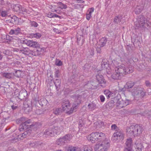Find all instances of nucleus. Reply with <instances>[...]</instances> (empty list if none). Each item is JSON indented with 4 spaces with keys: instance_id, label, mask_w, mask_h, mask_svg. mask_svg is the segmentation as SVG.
Returning a JSON list of instances; mask_svg holds the SVG:
<instances>
[{
    "instance_id": "obj_60",
    "label": "nucleus",
    "mask_w": 151,
    "mask_h": 151,
    "mask_svg": "<svg viewBox=\"0 0 151 151\" xmlns=\"http://www.w3.org/2000/svg\"><path fill=\"white\" fill-rule=\"evenodd\" d=\"M29 144L30 147H33L35 146L36 144L34 142H30V143H29Z\"/></svg>"
},
{
    "instance_id": "obj_54",
    "label": "nucleus",
    "mask_w": 151,
    "mask_h": 151,
    "mask_svg": "<svg viewBox=\"0 0 151 151\" xmlns=\"http://www.w3.org/2000/svg\"><path fill=\"white\" fill-rule=\"evenodd\" d=\"M101 47V46H100V47H97L96 48V51L97 53H101L102 52L101 47Z\"/></svg>"
},
{
    "instance_id": "obj_16",
    "label": "nucleus",
    "mask_w": 151,
    "mask_h": 151,
    "mask_svg": "<svg viewBox=\"0 0 151 151\" xmlns=\"http://www.w3.org/2000/svg\"><path fill=\"white\" fill-rule=\"evenodd\" d=\"M74 99L75 104H76L77 106L78 105L83 102V100L84 99L82 97V95L79 94L76 95L74 97Z\"/></svg>"
},
{
    "instance_id": "obj_31",
    "label": "nucleus",
    "mask_w": 151,
    "mask_h": 151,
    "mask_svg": "<svg viewBox=\"0 0 151 151\" xmlns=\"http://www.w3.org/2000/svg\"><path fill=\"white\" fill-rule=\"evenodd\" d=\"M53 129H56L55 134H57L59 133H60V132L63 130V127L62 126H60L59 127H56L53 128Z\"/></svg>"
},
{
    "instance_id": "obj_27",
    "label": "nucleus",
    "mask_w": 151,
    "mask_h": 151,
    "mask_svg": "<svg viewBox=\"0 0 151 151\" xmlns=\"http://www.w3.org/2000/svg\"><path fill=\"white\" fill-rule=\"evenodd\" d=\"M143 7L140 6H137L135 10V12L136 14H139L143 9Z\"/></svg>"
},
{
    "instance_id": "obj_25",
    "label": "nucleus",
    "mask_w": 151,
    "mask_h": 151,
    "mask_svg": "<svg viewBox=\"0 0 151 151\" xmlns=\"http://www.w3.org/2000/svg\"><path fill=\"white\" fill-rule=\"evenodd\" d=\"M14 75L12 73H4L2 74L3 77L7 78L10 79Z\"/></svg>"
},
{
    "instance_id": "obj_11",
    "label": "nucleus",
    "mask_w": 151,
    "mask_h": 151,
    "mask_svg": "<svg viewBox=\"0 0 151 151\" xmlns=\"http://www.w3.org/2000/svg\"><path fill=\"white\" fill-rule=\"evenodd\" d=\"M96 79L99 83V84H101V86L103 87L106 86V82L102 75L100 74L96 75Z\"/></svg>"
},
{
    "instance_id": "obj_5",
    "label": "nucleus",
    "mask_w": 151,
    "mask_h": 151,
    "mask_svg": "<svg viewBox=\"0 0 151 151\" xmlns=\"http://www.w3.org/2000/svg\"><path fill=\"white\" fill-rule=\"evenodd\" d=\"M110 147L109 141L105 139L101 142L97 144L94 147L95 151H106Z\"/></svg>"
},
{
    "instance_id": "obj_33",
    "label": "nucleus",
    "mask_w": 151,
    "mask_h": 151,
    "mask_svg": "<svg viewBox=\"0 0 151 151\" xmlns=\"http://www.w3.org/2000/svg\"><path fill=\"white\" fill-rule=\"evenodd\" d=\"M63 110L60 108H56L54 109L53 113L55 114H59L62 112Z\"/></svg>"
},
{
    "instance_id": "obj_10",
    "label": "nucleus",
    "mask_w": 151,
    "mask_h": 151,
    "mask_svg": "<svg viewBox=\"0 0 151 151\" xmlns=\"http://www.w3.org/2000/svg\"><path fill=\"white\" fill-rule=\"evenodd\" d=\"M135 149L133 151H142L144 147L142 144L141 140L138 139L137 140L135 143Z\"/></svg>"
},
{
    "instance_id": "obj_3",
    "label": "nucleus",
    "mask_w": 151,
    "mask_h": 151,
    "mask_svg": "<svg viewBox=\"0 0 151 151\" xmlns=\"http://www.w3.org/2000/svg\"><path fill=\"white\" fill-rule=\"evenodd\" d=\"M104 134L101 132H93L89 135L87 139L91 142L94 143L98 141H101L105 138Z\"/></svg>"
},
{
    "instance_id": "obj_14",
    "label": "nucleus",
    "mask_w": 151,
    "mask_h": 151,
    "mask_svg": "<svg viewBox=\"0 0 151 151\" xmlns=\"http://www.w3.org/2000/svg\"><path fill=\"white\" fill-rule=\"evenodd\" d=\"M27 96V91L26 90H23L19 92L18 97L21 100H24L26 99Z\"/></svg>"
},
{
    "instance_id": "obj_64",
    "label": "nucleus",
    "mask_w": 151,
    "mask_h": 151,
    "mask_svg": "<svg viewBox=\"0 0 151 151\" xmlns=\"http://www.w3.org/2000/svg\"><path fill=\"white\" fill-rule=\"evenodd\" d=\"M36 113L37 114H42V111L41 110L38 109L36 110Z\"/></svg>"
},
{
    "instance_id": "obj_8",
    "label": "nucleus",
    "mask_w": 151,
    "mask_h": 151,
    "mask_svg": "<svg viewBox=\"0 0 151 151\" xmlns=\"http://www.w3.org/2000/svg\"><path fill=\"white\" fill-rule=\"evenodd\" d=\"M21 128L23 129H26L31 127H33V128H37V124L35 123V124H31V122L30 119L26 120L24 122L22 123L21 125Z\"/></svg>"
},
{
    "instance_id": "obj_24",
    "label": "nucleus",
    "mask_w": 151,
    "mask_h": 151,
    "mask_svg": "<svg viewBox=\"0 0 151 151\" xmlns=\"http://www.w3.org/2000/svg\"><path fill=\"white\" fill-rule=\"evenodd\" d=\"M81 149L78 147H74L72 146L69 147L67 149V151H79Z\"/></svg>"
},
{
    "instance_id": "obj_42",
    "label": "nucleus",
    "mask_w": 151,
    "mask_h": 151,
    "mask_svg": "<svg viewBox=\"0 0 151 151\" xmlns=\"http://www.w3.org/2000/svg\"><path fill=\"white\" fill-rule=\"evenodd\" d=\"M94 9L93 8H91L89 9L87 12V14H90V15L91 16V13L93 12Z\"/></svg>"
},
{
    "instance_id": "obj_63",
    "label": "nucleus",
    "mask_w": 151,
    "mask_h": 151,
    "mask_svg": "<svg viewBox=\"0 0 151 151\" xmlns=\"http://www.w3.org/2000/svg\"><path fill=\"white\" fill-rule=\"evenodd\" d=\"M75 1V2H76L78 3H82L84 2V1L82 0H74Z\"/></svg>"
},
{
    "instance_id": "obj_41",
    "label": "nucleus",
    "mask_w": 151,
    "mask_h": 151,
    "mask_svg": "<svg viewBox=\"0 0 151 151\" xmlns=\"http://www.w3.org/2000/svg\"><path fill=\"white\" fill-rule=\"evenodd\" d=\"M59 71V70L56 69L55 72V77L58 78L60 76Z\"/></svg>"
},
{
    "instance_id": "obj_38",
    "label": "nucleus",
    "mask_w": 151,
    "mask_h": 151,
    "mask_svg": "<svg viewBox=\"0 0 151 151\" xmlns=\"http://www.w3.org/2000/svg\"><path fill=\"white\" fill-rule=\"evenodd\" d=\"M111 129L112 130L118 131L119 129V128L115 124H112L111 127Z\"/></svg>"
},
{
    "instance_id": "obj_20",
    "label": "nucleus",
    "mask_w": 151,
    "mask_h": 151,
    "mask_svg": "<svg viewBox=\"0 0 151 151\" xmlns=\"http://www.w3.org/2000/svg\"><path fill=\"white\" fill-rule=\"evenodd\" d=\"M117 100V98L115 97L113 99V100H111L106 104V106H109L110 107H113L114 106V103H116Z\"/></svg>"
},
{
    "instance_id": "obj_49",
    "label": "nucleus",
    "mask_w": 151,
    "mask_h": 151,
    "mask_svg": "<svg viewBox=\"0 0 151 151\" xmlns=\"http://www.w3.org/2000/svg\"><path fill=\"white\" fill-rule=\"evenodd\" d=\"M23 105L24 108L26 109L29 107L30 105V104L29 105L27 102H24L23 103Z\"/></svg>"
},
{
    "instance_id": "obj_23",
    "label": "nucleus",
    "mask_w": 151,
    "mask_h": 151,
    "mask_svg": "<svg viewBox=\"0 0 151 151\" xmlns=\"http://www.w3.org/2000/svg\"><path fill=\"white\" fill-rule=\"evenodd\" d=\"M56 142L57 145L60 146L64 145L65 143V140L62 137L57 139Z\"/></svg>"
},
{
    "instance_id": "obj_36",
    "label": "nucleus",
    "mask_w": 151,
    "mask_h": 151,
    "mask_svg": "<svg viewBox=\"0 0 151 151\" xmlns=\"http://www.w3.org/2000/svg\"><path fill=\"white\" fill-rule=\"evenodd\" d=\"M58 5L59 8L61 9H65L67 7V6L65 4H63L61 2H58Z\"/></svg>"
},
{
    "instance_id": "obj_2",
    "label": "nucleus",
    "mask_w": 151,
    "mask_h": 151,
    "mask_svg": "<svg viewBox=\"0 0 151 151\" xmlns=\"http://www.w3.org/2000/svg\"><path fill=\"white\" fill-rule=\"evenodd\" d=\"M134 25L137 28L142 29L149 26L146 19L142 15H140L137 17L136 21L134 22Z\"/></svg>"
},
{
    "instance_id": "obj_57",
    "label": "nucleus",
    "mask_w": 151,
    "mask_h": 151,
    "mask_svg": "<svg viewBox=\"0 0 151 151\" xmlns=\"http://www.w3.org/2000/svg\"><path fill=\"white\" fill-rule=\"evenodd\" d=\"M90 54L91 55H93L94 54V50L93 48H91L89 51Z\"/></svg>"
},
{
    "instance_id": "obj_45",
    "label": "nucleus",
    "mask_w": 151,
    "mask_h": 151,
    "mask_svg": "<svg viewBox=\"0 0 151 151\" xmlns=\"http://www.w3.org/2000/svg\"><path fill=\"white\" fill-rule=\"evenodd\" d=\"M26 119H27L25 118H21L20 119H19V123H21L22 124V123H23V122H25V121H26Z\"/></svg>"
},
{
    "instance_id": "obj_34",
    "label": "nucleus",
    "mask_w": 151,
    "mask_h": 151,
    "mask_svg": "<svg viewBox=\"0 0 151 151\" xmlns=\"http://www.w3.org/2000/svg\"><path fill=\"white\" fill-rule=\"evenodd\" d=\"M21 6L19 4H16L14 6V10L15 12H19L20 11Z\"/></svg>"
},
{
    "instance_id": "obj_28",
    "label": "nucleus",
    "mask_w": 151,
    "mask_h": 151,
    "mask_svg": "<svg viewBox=\"0 0 151 151\" xmlns=\"http://www.w3.org/2000/svg\"><path fill=\"white\" fill-rule=\"evenodd\" d=\"M88 107L89 109L91 110H93L96 108V104L93 103L89 104L88 105Z\"/></svg>"
},
{
    "instance_id": "obj_9",
    "label": "nucleus",
    "mask_w": 151,
    "mask_h": 151,
    "mask_svg": "<svg viewBox=\"0 0 151 151\" xmlns=\"http://www.w3.org/2000/svg\"><path fill=\"white\" fill-rule=\"evenodd\" d=\"M124 137V135L123 132L121 130H118L113 134L112 139L114 140H116L122 139Z\"/></svg>"
},
{
    "instance_id": "obj_59",
    "label": "nucleus",
    "mask_w": 151,
    "mask_h": 151,
    "mask_svg": "<svg viewBox=\"0 0 151 151\" xmlns=\"http://www.w3.org/2000/svg\"><path fill=\"white\" fill-rule=\"evenodd\" d=\"M100 99L101 102H104L105 100L104 97L102 95H101L100 96Z\"/></svg>"
},
{
    "instance_id": "obj_19",
    "label": "nucleus",
    "mask_w": 151,
    "mask_h": 151,
    "mask_svg": "<svg viewBox=\"0 0 151 151\" xmlns=\"http://www.w3.org/2000/svg\"><path fill=\"white\" fill-rule=\"evenodd\" d=\"M20 29L19 27H17L14 29H11L9 32V34L11 35L13 34L17 35L19 34L20 32Z\"/></svg>"
},
{
    "instance_id": "obj_50",
    "label": "nucleus",
    "mask_w": 151,
    "mask_h": 151,
    "mask_svg": "<svg viewBox=\"0 0 151 151\" xmlns=\"http://www.w3.org/2000/svg\"><path fill=\"white\" fill-rule=\"evenodd\" d=\"M5 88H4L3 87H1L0 86V92H1V93L3 94L5 93L6 91L5 90Z\"/></svg>"
},
{
    "instance_id": "obj_13",
    "label": "nucleus",
    "mask_w": 151,
    "mask_h": 151,
    "mask_svg": "<svg viewBox=\"0 0 151 151\" xmlns=\"http://www.w3.org/2000/svg\"><path fill=\"white\" fill-rule=\"evenodd\" d=\"M121 69H122L124 71L123 75H126L128 73H132L133 72V68L131 66H129L128 68H126L124 65H120Z\"/></svg>"
},
{
    "instance_id": "obj_29",
    "label": "nucleus",
    "mask_w": 151,
    "mask_h": 151,
    "mask_svg": "<svg viewBox=\"0 0 151 151\" xmlns=\"http://www.w3.org/2000/svg\"><path fill=\"white\" fill-rule=\"evenodd\" d=\"M65 140V143L67 140L70 141L71 139V135L69 134H67L65 135L62 137Z\"/></svg>"
},
{
    "instance_id": "obj_61",
    "label": "nucleus",
    "mask_w": 151,
    "mask_h": 151,
    "mask_svg": "<svg viewBox=\"0 0 151 151\" xmlns=\"http://www.w3.org/2000/svg\"><path fill=\"white\" fill-rule=\"evenodd\" d=\"M53 13H49L47 15V17L52 18L53 17Z\"/></svg>"
},
{
    "instance_id": "obj_37",
    "label": "nucleus",
    "mask_w": 151,
    "mask_h": 151,
    "mask_svg": "<svg viewBox=\"0 0 151 151\" xmlns=\"http://www.w3.org/2000/svg\"><path fill=\"white\" fill-rule=\"evenodd\" d=\"M128 88H130L132 87L134 85V83L132 81H129L127 83Z\"/></svg>"
},
{
    "instance_id": "obj_52",
    "label": "nucleus",
    "mask_w": 151,
    "mask_h": 151,
    "mask_svg": "<svg viewBox=\"0 0 151 151\" xmlns=\"http://www.w3.org/2000/svg\"><path fill=\"white\" fill-rule=\"evenodd\" d=\"M55 64L57 66H61L62 64V62L60 60H57Z\"/></svg>"
},
{
    "instance_id": "obj_39",
    "label": "nucleus",
    "mask_w": 151,
    "mask_h": 151,
    "mask_svg": "<svg viewBox=\"0 0 151 151\" xmlns=\"http://www.w3.org/2000/svg\"><path fill=\"white\" fill-rule=\"evenodd\" d=\"M122 102H123V101H121L119 99H117V100L116 102V106H120L121 107H123L124 106H122Z\"/></svg>"
},
{
    "instance_id": "obj_7",
    "label": "nucleus",
    "mask_w": 151,
    "mask_h": 151,
    "mask_svg": "<svg viewBox=\"0 0 151 151\" xmlns=\"http://www.w3.org/2000/svg\"><path fill=\"white\" fill-rule=\"evenodd\" d=\"M124 71L121 69L119 66L116 67L115 72L111 75V78L114 80H119L124 76Z\"/></svg>"
},
{
    "instance_id": "obj_62",
    "label": "nucleus",
    "mask_w": 151,
    "mask_h": 151,
    "mask_svg": "<svg viewBox=\"0 0 151 151\" xmlns=\"http://www.w3.org/2000/svg\"><path fill=\"white\" fill-rule=\"evenodd\" d=\"M84 123L82 120L80 121L79 122V126L80 127H82L84 125Z\"/></svg>"
},
{
    "instance_id": "obj_43",
    "label": "nucleus",
    "mask_w": 151,
    "mask_h": 151,
    "mask_svg": "<svg viewBox=\"0 0 151 151\" xmlns=\"http://www.w3.org/2000/svg\"><path fill=\"white\" fill-rule=\"evenodd\" d=\"M21 72L19 70H18L15 71V74H14L17 77H19L21 76Z\"/></svg>"
},
{
    "instance_id": "obj_47",
    "label": "nucleus",
    "mask_w": 151,
    "mask_h": 151,
    "mask_svg": "<svg viewBox=\"0 0 151 151\" xmlns=\"http://www.w3.org/2000/svg\"><path fill=\"white\" fill-rule=\"evenodd\" d=\"M31 25L32 26L37 27L38 25L36 22L35 21H32L31 22Z\"/></svg>"
},
{
    "instance_id": "obj_4",
    "label": "nucleus",
    "mask_w": 151,
    "mask_h": 151,
    "mask_svg": "<svg viewBox=\"0 0 151 151\" xmlns=\"http://www.w3.org/2000/svg\"><path fill=\"white\" fill-rule=\"evenodd\" d=\"M62 107L63 111H65L68 114H70L73 112L74 109L77 108L76 104H74L71 108L70 102L68 100H65L62 103Z\"/></svg>"
},
{
    "instance_id": "obj_26",
    "label": "nucleus",
    "mask_w": 151,
    "mask_h": 151,
    "mask_svg": "<svg viewBox=\"0 0 151 151\" xmlns=\"http://www.w3.org/2000/svg\"><path fill=\"white\" fill-rule=\"evenodd\" d=\"M54 84L56 87V89L57 91H58L60 88L61 81L60 80L56 79L55 81L54 82Z\"/></svg>"
},
{
    "instance_id": "obj_55",
    "label": "nucleus",
    "mask_w": 151,
    "mask_h": 151,
    "mask_svg": "<svg viewBox=\"0 0 151 151\" xmlns=\"http://www.w3.org/2000/svg\"><path fill=\"white\" fill-rule=\"evenodd\" d=\"M124 151H132V148L130 147H125Z\"/></svg>"
},
{
    "instance_id": "obj_56",
    "label": "nucleus",
    "mask_w": 151,
    "mask_h": 151,
    "mask_svg": "<svg viewBox=\"0 0 151 151\" xmlns=\"http://www.w3.org/2000/svg\"><path fill=\"white\" fill-rule=\"evenodd\" d=\"M20 49L19 50V49L17 48H13V49L12 50V51L14 52H19L20 53H21V52H20Z\"/></svg>"
},
{
    "instance_id": "obj_46",
    "label": "nucleus",
    "mask_w": 151,
    "mask_h": 151,
    "mask_svg": "<svg viewBox=\"0 0 151 151\" xmlns=\"http://www.w3.org/2000/svg\"><path fill=\"white\" fill-rule=\"evenodd\" d=\"M33 36L37 38H39L41 37V35L40 34L37 33L36 34H33Z\"/></svg>"
},
{
    "instance_id": "obj_35",
    "label": "nucleus",
    "mask_w": 151,
    "mask_h": 151,
    "mask_svg": "<svg viewBox=\"0 0 151 151\" xmlns=\"http://www.w3.org/2000/svg\"><path fill=\"white\" fill-rule=\"evenodd\" d=\"M8 14V11L7 10H2L1 12V16L2 17L7 16Z\"/></svg>"
},
{
    "instance_id": "obj_12",
    "label": "nucleus",
    "mask_w": 151,
    "mask_h": 151,
    "mask_svg": "<svg viewBox=\"0 0 151 151\" xmlns=\"http://www.w3.org/2000/svg\"><path fill=\"white\" fill-rule=\"evenodd\" d=\"M56 129L53 128H49L45 130L44 132V135L45 137H50L53 136L55 134Z\"/></svg>"
},
{
    "instance_id": "obj_58",
    "label": "nucleus",
    "mask_w": 151,
    "mask_h": 151,
    "mask_svg": "<svg viewBox=\"0 0 151 151\" xmlns=\"http://www.w3.org/2000/svg\"><path fill=\"white\" fill-rule=\"evenodd\" d=\"M146 86L147 87H150L151 86L150 82L148 81H146L145 82Z\"/></svg>"
},
{
    "instance_id": "obj_22",
    "label": "nucleus",
    "mask_w": 151,
    "mask_h": 151,
    "mask_svg": "<svg viewBox=\"0 0 151 151\" xmlns=\"http://www.w3.org/2000/svg\"><path fill=\"white\" fill-rule=\"evenodd\" d=\"M132 139L130 138L127 139L125 143V147H132Z\"/></svg>"
},
{
    "instance_id": "obj_51",
    "label": "nucleus",
    "mask_w": 151,
    "mask_h": 151,
    "mask_svg": "<svg viewBox=\"0 0 151 151\" xmlns=\"http://www.w3.org/2000/svg\"><path fill=\"white\" fill-rule=\"evenodd\" d=\"M83 151H92V149L90 147H85Z\"/></svg>"
},
{
    "instance_id": "obj_17",
    "label": "nucleus",
    "mask_w": 151,
    "mask_h": 151,
    "mask_svg": "<svg viewBox=\"0 0 151 151\" xmlns=\"http://www.w3.org/2000/svg\"><path fill=\"white\" fill-rule=\"evenodd\" d=\"M24 43L26 44V45L29 46L33 47H37L38 46L39 44L37 42H34L32 40H29L27 41V42L26 41H24Z\"/></svg>"
},
{
    "instance_id": "obj_6",
    "label": "nucleus",
    "mask_w": 151,
    "mask_h": 151,
    "mask_svg": "<svg viewBox=\"0 0 151 151\" xmlns=\"http://www.w3.org/2000/svg\"><path fill=\"white\" fill-rule=\"evenodd\" d=\"M132 93L134 96V99L137 101L142 98L145 95V92L143 91V89L139 87L133 89Z\"/></svg>"
},
{
    "instance_id": "obj_44",
    "label": "nucleus",
    "mask_w": 151,
    "mask_h": 151,
    "mask_svg": "<svg viewBox=\"0 0 151 151\" xmlns=\"http://www.w3.org/2000/svg\"><path fill=\"white\" fill-rule=\"evenodd\" d=\"M31 130L30 129H28L25 131L23 133V134L24 135L26 136L27 135H29L30 134Z\"/></svg>"
},
{
    "instance_id": "obj_48",
    "label": "nucleus",
    "mask_w": 151,
    "mask_h": 151,
    "mask_svg": "<svg viewBox=\"0 0 151 151\" xmlns=\"http://www.w3.org/2000/svg\"><path fill=\"white\" fill-rule=\"evenodd\" d=\"M110 91L108 90H106L104 91V93L106 95L107 97H107L109 96V95L110 94Z\"/></svg>"
},
{
    "instance_id": "obj_32",
    "label": "nucleus",
    "mask_w": 151,
    "mask_h": 151,
    "mask_svg": "<svg viewBox=\"0 0 151 151\" xmlns=\"http://www.w3.org/2000/svg\"><path fill=\"white\" fill-rule=\"evenodd\" d=\"M122 17L120 16H117L116 17L114 20V23L118 24L121 21Z\"/></svg>"
},
{
    "instance_id": "obj_15",
    "label": "nucleus",
    "mask_w": 151,
    "mask_h": 151,
    "mask_svg": "<svg viewBox=\"0 0 151 151\" xmlns=\"http://www.w3.org/2000/svg\"><path fill=\"white\" fill-rule=\"evenodd\" d=\"M20 52L23 54L27 55H32L33 51L29 50L27 47H23L22 49H20Z\"/></svg>"
},
{
    "instance_id": "obj_40",
    "label": "nucleus",
    "mask_w": 151,
    "mask_h": 151,
    "mask_svg": "<svg viewBox=\"0 0 151 151\" xmlns=\"http://www.w3.org/2000/svg\"><path fill=\"white\" fill-rule=\"evenodd\" d=\"M132 101L130 100L126 99L124 103V106H126L128 104H131L132 103Z\"/></svg>"
},
{
    "instance_id": "obj_30",
    "label": "nucleus",
    "mask_w": 151,
    "mask_h": 151,
    "mask_svg": "<svg viewBox=\"0 0 151 151\" xmlns=\"http://www.w3.org/2000/svg\"><path fill=\"white\" fill-rule=\"evenodd\" d=\"M108 60L106 59H104L101 62V66L102 68L106 67V66L108 65Z\"/></svg>"
},
{
    "instance_id": "obj_21",
    "label": "nucleus",
    "mask_w": 151,
    "mask_h": 151,
    "mask_svg": "<svg viewBox=\"0 0 151 151\" xmlns=\"http://www.w3.org/2000/svg\"><path fill=\"white\" fill-rule=\"evenodd\" d=\"M107 39L105 37H102L99 40V43L101 47H103L104 46L107 42Z\"/></svg>"
},
{
    "instance_id": "obj_1",
    "label": "nucleus",
    "mask_w": 151,
    "mask_h": 151,
    "mask_svg": "<svg viewBox=\"0 0 151 151\" xmlns=\"http://www.w3.org/2000/svg\"><path fill=\"white\" fill-rule=\"evenodd\" d=\"M127 135L131 137H134L140 134L143 130L142 126L137 124L127 127Z\"/></svg>"
},
{
    "instance_id": "obj_53",
    "label": "nucleus",
    "mask_w": 151,
    "mask_h": 151,
    "mask_svg": "<svg viewBox=\"0 0 151 151\" xmlns=\"http://www.w3.org/2000/svg\"><path fill=\"white\" fill-rule=\"evenodd\" d=\"M26 137V136L24 135L23 133L19 134L18 135V137L21 139H23V138Z\"/></svg>"
},
{
    "instance_id": "obj_18",
    "label": "nucleus",
    "mask_w": 151,
    "mask_h": 151,
    "mask_svg": "<svg viewBox=\"0 0 151 151\" xmlns=\"http://www.w3.org/2000/svg\"><path fill=\"white\" fill-rule=\"evenodd\" d=\"M44 51V49L38 47L36 50L33 51L32 55L34 56L39 55L42 54Z\"/></svg>"
}]
</instances>
